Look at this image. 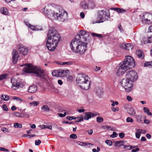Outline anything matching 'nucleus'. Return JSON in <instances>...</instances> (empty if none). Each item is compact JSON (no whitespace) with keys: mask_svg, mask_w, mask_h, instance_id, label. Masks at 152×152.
Segmentation results:
<instances>
[{"mask_svg":"<svg viewBox=\"0 0 152 152\" xmlns=\"http://www.w3.org/2000/svg\"><path fill=\"white\" fill-rule=\"evenodd\" d=\"M144 67H151L152 66V61L147 62L144 63Z\"/></svg>","mask_w":152,"mask_h":152,"instance_id":"36","label":"nucleus"},{"mask_svg":"<svg viewBox=\"0 0 152 152\" xmlns=\"http://www.w3.org/2000/svg\"><path fill=\"white\" fill-rule=\"evenodd\" d=\"M5 101H8L10 99V97L9 96L7 95H4Z\"/></svg>","mask_w":152,"mask_h":152,"instance_id":"59","label":"nucleus"},{"mask_svg":"<svg viewBox=\"0 0 152 152\" xmlns=\"http://www.w3.org/2000/svg\"><path fill=\"white\" fill-rule=\"evenodd\" d=\"M23 70L26 73H34L36 77L43 79L45 78L44 71L39 67L32 65L31 64H26Z\"/></svg>","mask_w":152,"mask_h":152,"instance_id":"2","label":"nucleus"},{"mask_svg":"<svg viewBox=\"0 0 152 152\" xmlns=\"http://www.w3.org/2000/svg\"><path fill=\"white\" fill-rule=\"evenodd\" d=\"M2 108L4 111H7L8 110V108L6 104H3L2 105Z\"/></svg>","mask_w":152,"mask_h":152,"instance_id":"53","label":"nucleus"},{"mask_svg":"<svg viewBox=\"0 0 152 152\" xmlns=\"http://www.w3.org/2000/svg\"><path fill=\"white\" fill-rule=\"evenodd\" d=\"M18 50L20 54L23 55H26L28 53V49L22 45L20 44L18 45Z\"/></svg>","mask_w":152,"mask_h":152,"instance_id":"14","label":"nucleus"},{"mask_svg":"<svg viewBox=\"0 0 152 152\" xmlns=\"http://www.w3.org/2000/svg\"><path fill=\"white\" fill-rule=\"evenodd\" d=\"M58 44L57 43H54L47 39L46 45L47 48L49 50L53 51L55 50Z\"/></svg>","mask_w":152,"mask_h":152,"instance_id":"13","label":"nucleus"},{"mask_svg":"<svg viewBox=\"0 0 152 152\" xmlns=\"http://www.w3.org/2000/svg\"><path fill=\"white\" fill-rule=\"evenodd\" d=\"M13 99H16L17 100V101H23V100L21 98H20L18 97H17L16 96H13Z\"/></svg>","mask_w":152,"mask_h":152,"instance_id":"50","label":"nucleus"},{"mask_svg":"<svg viewBox=\"0 0 152 152\" xmlns=\"http://www.w3.org/2000/svg\"><path fill=\"white\" fill-rule=\"evenodd\" d=\"M37 90V86L36 85H32L30 86L28 89V91L30 93L35 92Z\"/></svg>","mask_w":152,"mask_h":152,"instance_id":"17","label":"nucleus"},{"mask_svg":"<svg viewBox=\"0 0 152 152\" xmlns=\"http://www.w3.org/2000/svg\"><path fill=\"white\" fill-rule=\"evenodd\" d=\"M70 137L72 139H76L77 138V136L76 134H73L70 135Z\"/></svg>","mask_w":152,"mask_h":152,"instance_id":"46","label":"nucleus"},{"mask_svg":"<svg viewBox=\"0 0 152 152\" xmlns=\"http://www.w3.org/2000/svg\"><path fill=\"white\" fill-rule=\"evenodd\" d=\"M126 99L129 101H132V97L129 96H127Z\"/></svg>","mask_w":152,"mask_h":152,"instance_id":"58","label":"nucleus"},{"mask_svg":"<svg viewBox=\"0 0 152 152\" xmlns=\"http://www.w3.org/2000/svg\"><path fill=\"white\" fill-rule=\"evenodd\" d=\"M12 55V62L13 63L15 64L16 63L18 60L19 58V56L18 55L17 51L15 50H13Z\"/></svg>","mask_w":152,"mask_h":152,"instance_id":"15","label":"nucleus"},{"mask_svg":"<svg viewBox=\"0 0 152 152\" xmlns=\"http://www.w3.org/2000/svg\"><path fill=\"white\" fill-rule=\"evenodd\" d=\"M95 91L96 94L98 97H101L103 95V90L101 88H96Z\"/></svg>","mask_w":152,"mask_h":152,"instance_id":"20","label":"nucleus"},{"mask_svg":"<svg viewBox=\"0 0 152 152\" xmlns=\"http://www.w3.org/2000/svg\"><path fill=\"white\" fill-rule=\"evenodd\" d=\"M42 110H43L45 112H48L50 111V109L47 105H44L41 107Z\"/></svg>","mask_w":152,"mask_h":152,"instance_id":"32","label":"nucleus"},{"mask_svg":"<svg viewBox=\"0 0 152 152\" xmlns=\"http://www.w3.org/2000/svg\"><path fill=\"white\" fill-rule=\"evenodd\" d=\"M97 121L98 123H100L103 121V119L102 117L100 116L97 117L96 118Z\"/></svg>","mask_w":152,"mask_h":152,"instance_id":"40","label":"nucleus"},{"mask_svg":"<svg viewBox=\"0 0 152 152\" xmlns=\"http://www.w3.org/2000/svg\"><path fill=\"white\" fill-rule=\"evenodd\" d=\"M87 43L80 42L75 39H73L70 45L71 50L74 52L79 54L84 53L86 50Z\"/></svg>","mask_w":152,"mask_h":152,"instance_id":"1","label":"nucleus"},{"mask_svg":"<svg viewBox=\"0 0 152 152\" xmlns=\"http://www.w3.org/2000/svg\"><path fill=\"white\" fill-rule=\"evenodd\" d=\"M126 121L127 122L132 123L133 122V120L132 118H131L130 117H128L127 118H126Z\"/></svg>","mask_w":152,"mask_h":152,"instance_id":"47","label":"nucleus"},{"mask_svg":"<svg viewBox=\"0 0 152 152\" xmlns=\"http://www.w3.org/2000/svg\"><path fill=\"white\" fill-rule=\"evenodd\" d=\"M105 142L109 146H111L113 144L112 142L110 140H107L105 141Z\"/></svg>","mask_w":152,"mask_h":152,"instance_id":"43","label":"nucleus"},{"mask_svg":"<svg viewBox=\"0 0 152 152\" xmlns=\"http://www.w3.org/2000/svg\"><path fill=\"white\" fill-rule=\"evenodd\" d=\"M59 70H54L52 72V74L53 76L57 77H59Z\"/></svg>","mask_w":152,"mask_h":152,"instance_id":"37","label":"nucleus"},{"mask_svg":"<svg viewBox=\"0 0 152 152\" xmlns=\"http://www.w3.org/2000/svg\"><path fill=\"white\" fill-rule=\"evenodd\" d=\"M141 19L143 23L151 24L152 23V14L144 13L141 16Z\"/></svg>","mask_w":152,"mask_h":152,"instance_id":"11","label":"nucleus"},{"mask_svg":"<svg viewBox=\"0 0 152 152\" xmlns=\"http://www.w3.org/2000/svg\"><path fill=\"white\" fill-rule=\"evenodd\" d=\"M136 54L139 58H140L141 59H143L144 56V53L141 50H137Z\"/></svg>","mask_w":152,"mask_h":152,"instance_id":"21","label":"nucleus"},{"mask_svg":"<svg viewBox=\"0 0 152 152\" xmlns=\"http://www.w3.org/2000/svg\"><path fill=\"white\" fill-rule=\"evenodd\" d=\"M87 132L89 134L91 135L93 133V130L92 129H90V130H88Z\"/></svg>","mask_w":152,"mask_h":152,"instance_id":"62","label":"nucleus"},{"mask_svg":"<svg viewBox=\"0 0 152 152\" xmlns=\"http://www.w3.org/2000/svg\"><path fill=\"white\" fill-rule=\"evenodd\" d=\"M118 135V134L116 132H113V134L110 135V137L112 138H115L117 137Z\"/></svg>","mask_w":152,"mask_h":152,"instance_id":"44","label":"nucleus"},{"mask_svg":"<svg viewBox=\"0 0 152 152\" xmlns=\"http://www.w3.org/2000/svg\"><path fill=\"white\" fill-rule=\"evenodd\" d=\"M141 134L138 132H136L135 133V136L136 138L137 139L140 138Z\"/></svg>","mask_w":152,"mask_h":152,"instance_id":"55","label":"nucleus"},{"mask_svg":"<svg viewBox=\"0 0 152 152\" xmlns=\"http://www.w3.org/2000/svg\"><path fill=\"white\" fill-rule=\"evenodd\" d=\"M124 143H126V142L124 140L116 141L115 142L114 145L116 147H119L123 146Z\"/></svg>","mask_w":152,"mask_h":152,"instance_id":"22","label":"nucleus"},{"mask_svg":"<svg viewBox=\"0 0 152 152\" xmlns=\"http://www.w3.org/2000/svg\"><path fill=\"white\" fill-rule=\"evenodd\" d=\"M77 83L81 84L79 86L82 89L87 90L90 87L91 81L89 77L84 74H79L76 79Z\"/></svg>","mask_w":152,"mask_h":152,"instance_id":"3","label":"nucleus"},{"mask_svg":"<svg viewBox=\"0 0 152 152\" xmlns=\"http://www.w3.org/2000/svg\"><path fill=\"white\" fill-rule=\"evenodd\" d=\"M133 48V45L131 43H127L126 44V50H132Z\"/></svg>","mask_w":152,"mask_h":152,"instance_id":"28","label":"nucleus"},{"mask_svg":"<svg viewBox=\"0 0 152 152\" xmlns=\"http://www.w3.org/2000/svg\"><path fill=\"white\" fill-rule=\"evenodd\" d=\"M7 76L6 74H3L0 76V81L6 78Z\"/></svg>","mask_w":152,"mask_h":152,"instance_id":"41","label":"nucleus"},{"mask_svg":"<svg viewBox=\"0 0 152 152\" xmlns=\"http://www.w3.org/2000/svg\"><path fill=\"white\" fill-rule=\"evenodd\" d=\"M53 16L54 18L63 22L68 18V13L62 8L58 6L54 10Z\"/></svg>","mask_w":152,"mask_h":152,"instance_id":"4","label":"nucleus"},{"mask_svg":"<svg viewBox=\"0 0 152 152\" xmlns=\"http://www.w3.org/2000/svg\"><path fill=\"white\" fill-rule=\"evenodd\" d=\"M143 109L144 112L146 113L148 115H152V113L150 112L149 110L147 107H144Z\"/></svg>","mask_w":152,"mask_h":152,"instance_id":"29","label":"nucleus"},{"mask_svg":"<svg viewBox=\"0 0 152 152\" xmlns=\"http://www.w3.org/2000/svg\"><path fill=\"white\" fill-rule=\"evenodd\" d=\"M90 33L91 34V35L94 37H96L99 38L102 37V34L91 32Z\"/></svg>","mask_w":152,"mask_h":152,"instance_id":"33","label":"nucleus"},{"mask_svg":"<svg viewBox=\"0 0 152 152\" xmlns=\"http://www.w3.org/2000/svg\"><path fill=\"white\" fill-rule=\"evenodd\" d=\"M126 143H124L123 145V148L125 149L126 151L129 150L131 149V148L130 147V145H126Z\"/></svg>","mask_w":152,"mask_h":152,"instance_id":"35","label":"nucleus"},{"mask_svg":"<svg viewBox=\"0 0 152 152\" xmlns=\"http://www.w3.org/2000/svg\"><path fill=\"white\" fill-rule=\"evenodd\" d=\"M101 128L104 129H107L108 130H114V128L107 125L103 126L101 127Z\"/></svg>","mask_w":152,"mask_h":152,"instance_id":"30","label":"nucleus"},{"mask_svg":"<svg viewBox=\"0 0 152 152\" xmlns=\"http://www.w3.org/2000/svg\"><path fill=\"white\" fill-rule=\"evenodd\" d=\"M121 48H125L126 50V44H122L121 45Z\"/></svg>","mask_w":152,"mask_h":152,"instance_id":"61","label":"nucleus"},{"mask_svg":"<svg viewBox=\"0 0 152 152\" xmlns=\"http://www.w3.org/2000/svg\"><path fill=\"white\" fill-rule=\"evenodd\" d=\"M85 113L86 114L84 116V119L86 120H88L92 117H94L97 115L96 114H94L91 112H88L87 113Z\"/></svg>","mask_w":152,"mask_h":152,"instance_id":"18","label":"nucleus"},{"mask_svg":"<svg viewBox=\"0 0 152 152\" xmlns=\"http://www.w3.org/2000/svg\"><path fill=\"white\" fill-rule=\"evenodd\" d=\"M124 65L121 62L119 64L120 66L116 68L115 72L117 75H121L128 70Z\"/></svg>","mask_w":152,"mask_h":152,"instance_id":"10","label":"nucleus"},{"mask_svg":"<svg viewBox=\"0 0 152 152\" xmlns=\"http://www.w3.org/2000/svg\"><path fill=\"white\" fill-rule=\"evenodd\" d=\"M69 70H59V77H65L69 74Z\"/></svg>","mask_w":152,"mask_h":152,"instance_id":"16","label":"nucleus"},{"mask_svg":"<svg viewBox=\"0 0 152 152\" xmlns=\"http://www.w3.org/2000/svg\"><path fill=\"white\" fill-rule=\"evenodd\" d=\"M119 137L121 138H123L124 137V134L123 132H121L119 134Z\"/></svg>","mask_w":152,"mask_h":152,"instance_id":"54","label":"nucleus"},{"mask_svg":"<svg viewBox=\"0 0 152 152\" xmlns=\"http://www.w3.org/2000/svg\"><path fill=\"white\" fill-rule=\"evenodd\" d=\"M66 118L69 120H71L72 119L76 120L77 119V118L74 116H67L66 117Z\"/></svg>","mask_w":152,"mask_h":152,"instance_id":"45","label":"nucleus"},{"mask_svg":"<svg viewBox=\"0 0 152 152\" xmlns=\"http://www.w3.org/2000/svg\"><path fill=\"white\" fill-rule=\"evenodd\" d=\"M98 17L99 18V22L92 21L93 24L97 23L102 22L105 20H108V18L110 15V11L109 10L105 9L99 11Z\"/></svg>","mask_w":152,"mask_h":152,"instance_id":"6","label":"nucleus"},{"mask_svg":"<svg viewBox=\"0 0 152 152\" xmlns=\"http://www.w3.org/2000/svg\"><path fill=\"white\" fill-rule=\"evenodd\" d=\"M144 122L146 124H148L150 123V121L147 119H145L144 121Z\"/></svg>","mask_w":152,"mask_h":152,"instance_id":"64","label":"nucleus"},{"mask_svg":"<svg viewBox=\"0 0 152 152\" xmlns=\"http://www.w3.org/2000/svg\"><path fill=\"white\" fill-rule=\"evenodd\" d=\"M0 151H6L7 152L9 151V150L7 149H6L4 148H2L0 147Z\"/></svg>","mask_w":152,"mask_h":152,"instance_id":"57","label":"nucleus"},{"mask_svg":"<svg viewBox=\"0 0 152 152\" xmlns=\"http://www.w3.org/2000/svg\"><path fill=\"white\" fill-rule=\"evenodd\" d=\"M126 76V78L133 82L135 81L138 79L137 73L133 70H131L127 72Z\"/></svg>","mask_w":152,"mask_h":152,"instance_id":"9","label":"nucleus"},{"mask_svg":"<svg viewBox=\"0 0 152 152\" xmlns=\"http://www.w3.org/2000/svg\"><path fill=\"white\" fill-rule=\"evenodd\" d=\"M121 63L128 69L134 68L135 66V62L133 58L130 56H126L125 59Z\"/></svg>","mask_w":152,"mask_h":152,"instance_id":"7","label":"nucleus"},{"mask_svg":"<svg viewBox=\"0 0 152 152\" xmlns=\"http://www.w3.org/2000/svg\"><path fill=\"white\" fill-rule=\"evenodd\" d=\"M140 150V149L139 148H137L134 149H132V152H136Z\"/></svg>","mask_w":152,"mask_h":152,"instance_id":"60","label":"nucleus"},{"mask_svg":"<svg viewBox=\"0 0 152 152\" xmlns=\"http://www.w3.org/2000/svg\"><path fill=\"white\" fill-rule=\"evenodd\" d=\"M67 80L68 81L72 82L73 81V77L72 76L70 75L69 76L67 77Z\"/></svg>","mask_w":152,"mask_h":152,"instance_id":"52","label":"nucleus"},{"mask_svg":"<svg viewBox=\"0 0 152 152\" xmlns=\"http://www.w3.org/2000/svg\"><path fill=\"white\" fill-rule=\"evenodd\" d=\"M77 144L80 145L85 146L87 145L86 143H84L81 142H77Z\"/></svg>","mask_w":152,"mask_h":152,"instance_id":"51","label":"nucleus"},{"mask_svg":"<svg viewBox=\"0 0 152 152\" xmlns=\"http://www.w3.org/2000/svg\"><path fill=\"white\" fill-rule=\"evenodd\" d=\"M1 12L5 15H8V10L5 7H2L1 8L0 10Z\"/></svg>","mask_w":152,"mask_h":152,"instance_id":"26","label":"nucleus"},{"mask_svg":"<svg viewBox=\"0 0 152 152\" xmlns=\"http://www.w3.org/2000/svg\"><path fill=\"white\" fill-rule=\"evenodd\" d=\"M90 33L88 32H86L84 30H81L80 32V34L76 36L77 37H79L81 38V37H83L85 35H87L86 37H88L89 36Z\"/></svg>","mask_w":152,"mask_h":152,"instance_id":"19","label":"nucleus"},{"mask_svg":"<svg viewBox=\"0 0 152 152\" xmlns=\"http://www.w3.org/2000/svg\"><path fill=\"white\" fill-rule=\"evenodd\" d=\"M11 83L12 84V88L14 89H17L19 87H22L23 86V84L18 82L17 80L14 78L11 79Z\"/></svg>","mask_w":152,"mask_h":152,"instance_id":"12","label":"nucleus"},{"mask_svg":"<svg viewBox=\"0 0 152 152\" xmlns=\"http://www.w3.org/2000/svg\"><path fill=\"white\" fill-rule=\"evenodd\" d=\"M88 9H93L94 6L95 4L94 2L92 1H89L88 3Z\"/></svg>","mask_w":152,"mask_h":152,"instance_id":"27","label":"nucleus"},{"mask_svg":"<svg viewBox=\"0 0 152 152\" xmlns=\"http://www.w3.org/2000/svg\"><path fill=\"white\" fill-rule=\"evenodd\" d=\"M81 37V38L79 37H76L75 38V39H77V40H78L79 41V42H80L81 41V42H83L86 41L87 40V39L86 37H84V36H83V37L82 36Z\"/></svg>","mask_w":152,"mask_h":152,"instance_id":"31","label":"nucleus"},{"mask_svg":"<svg viewBox=\"0 0 152 152\" xmlns=\"http://www.w3.org/2000/svg\"><path fill=\"white\" fill-rule=\"evenodd\" d=\"M84 117L83 115H81L79 117L77 118V120L75 121V122H79L83 121Z\"/></svg>","mask_w":152,"mask_h":152,"instance_id":"34","label":"nucleus"},{"mask_svg":"<svg viewBox=\"0 0 152 152\" xmlns=\"http://www.w3.org/2000/svg\"><path fill=\"white\" fill-rule=\"evenodd\" d=\"M112 10H114L118 13H122L126 12L125 10L123 8H112L111 9Z\"/></svg>","mask_w":152,"mask_h":152,"instance_id":"23","label":"nucleus"},{"mask_svg":"<svg viewBox=\"0 0 152 152\" xmlns=\"http://www.w3.org/2000/svg\"><path fill=\"white\" fill-rule=\"evenodd\" d=\"M72 64V62L69 61L67 62H64L62 63L61 64L62 65H71Z\"/></svg>","mask_w":152,"mask_h":152,"instance_id":"42","label":"nucleus"},{"mask_svg":"<svg viewBox=\"0 0 152 152\" xmlns=\"http://www.w3.org/2000/svg\"><path fill=\"white\" fill-rule=\"evenodd\" d=\"M1 130L4 132H9L8 129L6 128H2Z\"/></svg>","mask_w":152,"mask_h":152,"instance_id":"56","label":"nucleus"},{"mask_svg":"<svg viewBox=\"0 0 152 152\" xmlns=\"http://www.w3.org/2000/svg\"><path fill=\"white\" fill-rule=\"evenodd\" d=\"M81 6L84 9H88V3L85 1H83L80 3Z\"/></svg>","mask_w":152,"mask_h":152,"instance_id":"25","label":"nucleus"},{"mask_svg":"<svg viewBox=\"0 0 152 152\" xmlns=\"http://www.w3.org/2000/svg\"><path fill=\"white\" fill-rule=\"evenodd\" d=\"M127 111L128 113L132 116H134L135 115V111L134 109L132 107H129L128 108Z\"/></svg>","mask_w":152,"mask_h":152,"instance_id":"24","label":"nucleus"},{"mask_svg":"<svg viewBox=\"0 0 152 152\" xmlns=\"http://www.w3.org/2000/svg\"><path fill=\"white\" fill-rule=\"evenodd\" d=\"M14 126L15 128H21L22 127V125L20 123H15L14 124Z\"/></svg>","mask_w":152,"mask_h":152,"instance_id":"38","label":"nucleus"},{"mask_svg":"<svg viewBox=\"0 0 152 152\" xmlns=\"http://www.w3.org/2000/svg\"><path fill=\"white\" fill-rule=\"evenodd\" d=\"M39 103V102L38 101H33L32 102L29 103V104L31 106H37Z\"/></svg>","mask_w":152,"mask_h":152,"instance_id":"39","label":"nucleus"},{"mask_svg":"<svg viewBox=\"0 0 152 152\" xmlns=\"http://www.w3.org/2000/svg\"><path fill=\"white\" fill-rule=\"evenodd\" d=\"M60 36L55 29L50 27L48 31L47 39L53 42L58 43L60 40Z\"/></svg>","mask_w":152,"mask_h":152,"instance_id":"5","label":"nucleus"},{"mask_svg":"<svg viewBox=\"0 0 152 152\" xmlns=\"http://www.w3.org/2000/svg\"><path fill=\"white\" fill-rule=\"evenodd\" d=\"M41 141L39 140H35V144L36 145H39L41 143Z\"/></svg>","mask_w":152,"mask_h":152,"instance_id":"49","label":"nucleus"},{"mask_svg":"<svg viewBox=\"0 0 152 152\" xmlns=\"http://www.w3.org/2000/svg\"><path fill=\"white\" fill-rule=\"evenodd\" d=\"M13 114L16 117H22L21 116V113L19 112H15Z\"/></svg>","mask_w":152,"mask_h":152,"instance_id":"48","label":"nucleus"},{"mask_svg":"<svg viewBox=\"0 0 152 152\" xmlns=\"http://www.w3.org/2000/svg\"><path fill=\"white\" fill-rule=\"evenodd\" d=\"M133 82L129 79L126 78L123 79L120 83L127 91L129 92L131 90L133 86Z\"/></svg>","mask_w":152,"mask_h":152,"instance_id":"8","label":"nucleus"},{"mask_svg":"<svg viewBox=\"0 0 152 152\" xmlns=\"http://www.w3.org/2000/svg\"><path fill=\"white\" fill-rule=\"evenodd\" d=\"M146 136L148 139H150L151 137V135L149 134H147L146 135Z\"/></svg>","mask_w":152,"mask_h":152,"instance_id":"63","label":"nucleus"}]
</instances>
